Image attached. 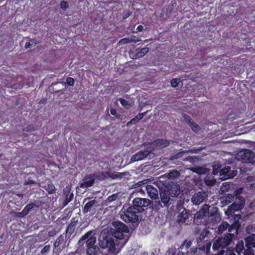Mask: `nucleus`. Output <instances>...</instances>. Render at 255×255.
I'll use <instances>...</instances> for the list:
<instances>
[{"mask_svg":"<svg viewBox=\"0 0 255 255\" xmlns=\"http://www.w3.org/2000/svg\"><path fill=\"white\" fill-rule=\"evenodd\" d=\"M241 224L239 221H235L230 225L227 233L224 237L217 239L213 243L212 249L214 253L213 255H224L225 249L231 243L234 238L235 233L237 234Z\"/></svg>","mask_w":255,"mask_h":255,"instance_id":"nucleus-1","label":"nucleus"},{"mask_svg":"<svg viewBox=\"0 0 255 255\" xmlns=\"http://www.w3.org/2000/svg\"><path fill=\"white\" fill-rule=\"evenodd\" d=\"M161 184L159 187L160 201L163 207L168 208L171 204L170 197L178 196L180 193V187L177 183L173 181L166 182L162 183Z\"/></svg>","mask_w":255,"mask_h":255,"instance_id":"nucleus-2","label":"nucleus"},{"mask_svg":"<svg viewBox=\"0 0 255 255\" xmlns=\"http://www.w3.org/2000/svg\"><path fill=\"white\" fill-rule=\"evenodd\" d=\"M112 226L113 228L109 231L111 235L117 240L120 245V248L123 247L128 241L129 237L128 227L120 221L113 222Z\"/></svg>","mask_w":255,"mask_h":255,"instance_id":"nucleus-3","label":"nucleus"},{"mask_svg":"<svg viewBox=\"0 0 255 255\" xmlns=\"http://www.w3.org/2000/svg\"><path fill=\"white\" fill-rule=\"evenodd\" d=\"M96 240V237L95 234H93V231L90 230L81 237L78 241V244L82 246L86 243V252L88 255H99L100 248L95 245Z\"/></svg>","mask_w":255,"mask_h":255,"instance_id":"nucleus-4","label":"nucleus"},{"mask_svg":"<svg viewBox=\"0 0 255 255\" xmlns=\"http://www.w3.org/2000/svg\"><path fill=\"white\" fill-rule=\"evenodd\" d=\"M113 238L110 232H103L99 238V244L102 248H108L109 252L117 254L119 252L120 245Z\"/></svg>","mask_w":255,"mask_h":255,"instance_id":"nucleus-5","label":"nucleus"},{"mask_svg":"<svg viewBox=\"0 0 255 255\" xmlns=\"http://www.w3.org/2000/svg\"><path fill=\"white\" fill-rule=\"evenodd\" d=\"M139 212L132 206L129 207L124 214L121 215V219L127 223H136L138 221Z\"/></svg>","mask_w":255,"mask_h":255,"instance_id":"nucleus-6","label":"nucleus"},{"mask_svg":"<svg viewBox=\"0 0 255 255\" xmlns=\"http://www.w3.org/2000/svg\"><path fill=\"white\" fill-rule=\"evenodd\" d=\"M238 160L244 163H251L255 164V153L250 149H245L240 150L236 155Z\"/></svg>","mask_w":255,"mask_h":255,"instance_id":"nucleus-7","label":"nucleus"},{"mask_svg":"<svg viewBox=\"0 0 255 255\" xmlns=\"http://www.w3.org/2000/svg\"><path fill=\"white\" fill-rule=\"evenodd\" d=\"M132 203V206L141 213L147 209V207L151 204V201L146 198H135Z\"/></svg>","mask_w":255,"mask_h":255,"instance_id":"nucleus-8","label":"nucleus"},{"mask_svg":"<svg viewBox=\"0 0 255 255\" xmlns=\"http://www.w3.org/2000/svg\"><path fill=\"white\" fill-rule=\"evenodd\" d=\"M211 245V242H207L204 245H198V247L195 249L193 255H208Z\"/></svg>","mask_w":255,"mask_h":255,"instance_id":"nucleus-9","label":"nucleus"},{"mask_svg":"<svg viewBox=\"0 0 255 255\" xmlns=\"http://www.w3.org/2000/svg\"><path fill=\"white\" fill-rule=\"evenodd\" d=\"M96 175L95 173L87 175L83 178V181L80 183L79 186L82 188H88L92 186L95 183Z\"/></svg>","mask_w":255,"mask_h":255,"instance_id":"nucleus-10","label":"nucleus"},{"mask_svg":"<svg viewBox=\"0 0 255 255\" xmlns=\"http://www.w3.org/2000/svg\"><path fill=\"white\" fill-rule=\"evenodd\" d=\"M153 150V149H149V147H147L146 149L140 151L133 155L130 160L132 161H137L142 160L146 157Z\"/></svg>","mask_w":255,"mask_h":255,"instance_id":"nucleus-11","label":"nucleus"},{"mask_svg":"<svg viewBox=\"0 0 255 255\" xmlns=\"http://www.w3.org/2000/svg\"><path fill=\"white\" fill-rule=\"evenodd\" d=\"M207 195L204 191H200L195 193L192 197L191 201L195 205H200L207 198Z\"/></svg>","mask_w":255,"mask_h":255,"instance_id":"nucleus-12","label":"nucleus"},{"mask_svg":"<svg viewBox=\"0 0 255 255\" xmlns=\"http://www.w3.org/2000/svg\"><path fill=\"white\" fill-rule=\"evenodd\" d=\"M98 206L97 201L91 200L85 204L83 208V212L84 214L87 213L88 212L94 213Z\"/></svg>","mask_w":255,"mask_h":255,"instance_id":"nucleus-13","label":"nucleus"},{"mask_svg":"<svg viewBox=\"0 0 255 255\" xmlns=\"http://www.w3.org/2000/svg\"><path fill=\"white\" fill-rule=\"evenodd\" d=\"M192 242L190 240H185L181 244L179 248V252L177 255H185L189 252V249L191 248Z\"/></svg>","mask_w":255,"mask_h":255,"instance_id":"nucleus-14","label":"nucleus"},{"mask_svg":"<svg viewBox=\"0 0 255 255\" xmlns=\"http://www.w3.org/2000/svg\"><path fill=\"white\" fill-rule=\"evenodd\" d=\"M210 206L208 205L205 204L203 207L194 215V220H197L198 222L199 220H201L209 213Z\"/></svg>","mask_w":255,"mask_h":255,"instance_id":"nucleus-15","label":"nucleus"},{"mask_svg":"<svg viewBox=\"0 0 255 255\" xmlns=\"http://www.w3.org/2000/svg\"><path fill=\"white\" fill-rule=\"evenodd\" d=\"M210 234V231L207 230H205L199 235L197 238V242L198 245H204L205 243L211 242L210 240H209L208 235Z\"/></svg>","mask_w":255,"mask_h":255,"instance_id":"nucleus-16","label":"nucleus"},{"mask_svg":"<svg viewBox=\"0 0 255 255\" xmlns=\"http://www.w3.org/2000/svg\"><path fill=\"white\" fill-rule=\"evenodd\" d=\"M146 190L148 195L152 199H158V190L154 187L152 185H147L146 186Z\"/></svg>","mask_w":255,"mask_h":255,"instance_id":"nucleus-17","label":"nucleus"},{"mask_svg":"<svg viewBox=\"0 0 255 255\" xmlns=\"http://www.w3.org/2000/svg\"><path fill=\"white\" fill-rule=\"evenodd\" d=\"M169 141L166 139H157L152 142L151 144L157 149H162L169 145Z\"/></svg>","mask_w":255,"mask_h":255,"instance_id":"nucleus-18","label":"nucleus"},{"mask_svg":"<svg viewBox=\"0 0 255 255\" xmlns=\"http://www.w3.org/2000/svg\"><path fill=\"white\" fill-rule=\"evenodd\" d=\"M191 216L190 211L183 208V210L178 216L177 221L179 223H185L189 216Z\"/></svg>","mask_w":255,"mask_h":255,"instance_id":"nucleus-19","label":"nucleus"},{"mask_svg":"<svg viewBox=\"0 0 255 255\" xmlns=\"http://www.w3.org/2000/svg\"><path fill=\"white\" fill-rule=\"evenodd\" d=\"M78 223V220L75 218H72L71 220L70 223L68 225L66 230V235L71 236L75 231V227Z\"/></svg>","mask_w":255,"mask_h":255,"instance_id":"nucleus-20","label":"nucleus"},{"mask_svg":"<svg viewBox=\"0 0 255 255\" xmlns=\"http://www.w3.org/2000/svg\"><path fill=\"white\" fill-rule=\"evenodd\" d=\"M148 47L137 48L135 51V57L136 58L142 57L148 52Z\"/></svg>","mask_w":255,"mask_h":255,"instance_id":"nucleus-21","label":"nucleus"},{"mask_svg":"<svg viewBox=\"0 0 255 255\" xmlns=\"http://www.w3.org/2000/svg\"><path fill=\"white\" fill-rule=\"evenodd\" d=\"M245 242L246 244V247H253L254 243H255V234H251L245 238Z\"/></svg>","mask_w":255,"mask_h":255,"instance_id":"nucleus-22","label":"nucleus"},{"mask_svg":"<svg viewBox=\"0 0 255 255\" xmlns=\"http://www.w3.org/2000/svg\"><path fill=\"white\" fill-rule=\"evenodd\" d=\"M229 226L230 224L228 223L227 222H223V223L218 226L216 232L218 234H222L227 230H228Z\"/></svg>","mask_w":255,"mask_h":255,"instance_id":"nucleus-23","label":"nucleus"},{"mask_svg":"<svg viewBox=\"0 0 255 255\" xmlns=\"http://www.w3.org/2000/svg\"><path fill=\"white\" fill-rule=\"evenodd\" d=\"M145 115V113H139L130 121L127 123V126H129L131 124H135L138 122L139 120H141Z\"/></svg>","mask_w":255,"mask_h":255,"instance_id":"nucleus-24","label":"nucleus"},{"mask_svg":"<svg viewBox=\"0 0 255 255\" xmlns=\"http://www.w3.org/2000/svg\"><path fill=\"white\" fill-rule=\"evenodd\" d=\"M231 170V167L227 166L221 169L220 171V175L223 176L226 178H230L229 172Z\"/></svg>","mask_w":255,"mask_h":255,"instance_id":"nucleus-25","label":"nucleus"},{"mask_svg":"<svg viewBox=\"0 0 255 255\" xmlns=\"http://www.w3.org/2000/svg\"><path fill=\"white\" fill-rule=\"evenodd\" d=\"M190 170L199 175L204 174L206 172V168L202 167H192L190 168Z\"/></svg>","mask_w":255,"mask_h":255,"instance_id":"nucleus-26","label":"nucleus"},{"mask_svg":"<svg viewBox=\"0 0 255 255\" xmlns=\"http://www.w3.org/2000/svg\"><path fill=\"white\" fill-rule=\"evenodd\" d=\"M65 237L63 235L59 236L57 239L56 240L54 243V247L55 248H58L60 245H63V246L65 245Z\"/></svg>","mask_w":255,"mask_h":255,"instance_id":"nucleus-27","label":"nucleus"},{"mask_svg":"<svg viewBox=\"0 0 255 255\" xmlns=\"http://www.w3.org/2000/svg\"><path fill=\"white\" fill-rule=\"evenodd\" d=\"M152 208L154 210L158 211L161 208H165L163 206V204L161 201H155L152 203Z\"/></svg>","mask_w":255,"mask_h":255,"instance_id":"nucleus-28","label":"nucleus"},{"mask_svg":"<svg viewBox=\"0 0 255 255\" xmlns=\"http://www.w3.org/2000/svg\"><path fill=\"white\" fill-rule=\"evenodd\" d=\"M244 250V244L243 241L239 242L238 244H237V246L235 248L236 252L238 254H240L243 250Z\"/></svg>","mask_w":255,"mask_h":255,"instance_id":"nucleus-29","label":"nucleus"},{"mask_svg":"<svg viewBox=\"0 0 255 255\" xmlns=\"http://www.w3.org/2000/svg\"><path fill=\"white\" fill-rule=\"evenodd\" d=\"M124 175V173H120L116 171H111V178L112 179H116L118 178H122Z\"/></svg>","mask_w":255,"mask_h":255,"instance_id":"nucleus-30","label":"nucleus"},{"mask_svg":"<svg viewBox=\"0 0 255 255\" xmlns=\"http://www.w3.org/2000/svg\"><path fill=\"white\" fill-rule=\"evenodd\" d=\"M45 190L49 194H53L55 192V187L52 183L48 184Z\"/></svg>","mask_w":255,"mask_h":255,"instance_id":"nucleus-31","label":"nucleus"},{"mask_svg":"<svg viewBox=\"0 0 255 255\" xmlns=\"http://www.w3.org/2000/svg\"><path fill=\"white\" fill-rule=\"evenodd\" d=\"M29 40L30 42H27L25 44V48L26 49H30L32 45L35 46L37 43L35 39H30Z\"/></svg>","mask_w":255,"mask_h":255,"instance_id":"nucleus-32","label":"nucleus"},{"mask_svg":"<svg viewBox=\"0 0 255 255\" xmlns=\"http://www.w3.org/2000/svg\"><path fill=\"white\" fill-rule=\"evenodd\" d=\"M180 83H182V81L179 78H173L171 81V85L173 88L177 87Z\"/></svg>","mask_w":255,"mask_h":255,"instance_id":"nucleus-33","label":"nucleus"},{"mask_svg":"<svg viewBox=\"0 0 255 255\" xmlns=\"http://www.w3.org/2000/svg\"><path fill=\"white\" fill-rule=\"evenodd\" d=\"M192 130L195 132H198L200 130V127L194 121L189 125Z\"/></svg>","mask_w":255,"mask_h":255,"instance_id":"nucleus-34","label":"nucleus"},{"mask_svg":"<svg viewBox=\"0 0 255 255\" xmlns=\"http://www.w3.org/2000/svg\"><path fill=\"white\" fill-rule=\"evenodd\" d=\"M244 255H254V251L253 247H246V249L244 250Z\"/></svg>","mask_w":255,"mask_h":255,"instance_id":"nucleus-35","label":"nucleus"},{"mask_svg":"<svg viewBox=\"0 0 255 255\" xmlns=\"http://www.w3.org/2000/svg\"><path fill=\"white\" fill-rule=\"evenodd\" d=\"M191 152V150H184L183 151L179 152L176 153V154L174 155L173 156H172V157L171 158V159H177L182 157V156L183 155L184 153H188V152Z\"/></svg>","mask_w":255,"mask_h":255,"instance_id":"nucleus-36","label":"nucleus"},{"mask_svg":"<svg viewBox=\"0 0 255 255\" xmlns=\"http://www.w3.org/2000/svg\"><path fill=\"white\" fill-rule=\"evenodd\" d=\"M118 198V194L117 193L113 194L108 197L107 201V202L111 203L117 200Z\"/></svg>","mask_w":255,"mask_h":255,"instance_id":"nucleus-37","label":"nucleus"},{"mask_svg":"<svg viewBox=\"0 0 255 255\" xmlns=\"http://www.w3.org/2000/svg\"><path fill=\"white\" fill-rule=\"evenodd\" d=\"M73 198V193L71 194L70 195H67L65 197V199L63 202V204L64 206L67 205Z\"/></svg>","mask_w":255,"mask_h":255,"instance_id":"nucleus-38","label":"nucleus"},{"mask_svg":"<svg viewBox=\"0 0 255 255\" xmlns=\"http://www.w3.org/2000/svg\"><path fill=\"white\" fill-rule=\"evenodd\" d=\"M35 130H36V128L32 125H29V126H27L26 127L23 128V129H22V130L23 131H26V132L34 131Z\"/></svg>","mask_w":255,"mask_h":255,"instance_id":"nucleus-39","label":"nucleus"},{"mask_svg":"<svg viewBox=\"0 0 255 255\" xmlns=\"http://www.w3.org/2000/svg\"><path fill=\"white\" fill-rule=\"evenodd\" d=\"M183 118H184V119L185 120V121L188 123V124L189 125V126L192 123H193L194 121L192 120L191 118L190 117V116H189V115H187V114H184L183 115Z\"/></svg>","mask_w":255,"mask_h":255,"instance_id":"nucleus-40","label":"nucleus"},{"mask_svg":"<svg viewBox=\"0 0 255 255\" xmlns=\"http://www.w3.org/2000/svg\"><path fill=\"white\" fill-rule=\"evenodd\" d=\"M129 43H130L129 38H124L120 39L118 43L120 45H124Z\"/></svg>","mask_w":255,"mask_h":255,"instance_id":"nucleus-41","label":"nucleus"},{"mask_svg":"<svg viewBox=\"0 0 255 255\" xmlns=\"http://www.w3.org/2000/svg\"><path fill=\"white\" fill-rule=\"evenodd\" d=\"M180 173L176 170H174L172 171H170L169 173V176L170 177H176L179 175Z\"/></svg>","mask_w":255,"mask_h":255,"instance_id":"nucleus-42","label":"nucleus"},{"mask_svg":"<svg viewBox=\"0 0 255 255\" xmlns=\"http://www.w3.org/2000/svg\"><path fill=\"white\" fill-rule=\"evenodd\" d=\"M60 6L63 10H65L68 7V3L66 1L62 0L60 2Z\"/></svg>","mask_w":255,"mask_h":255,"instance_id":"nucleus-43","label":"nucleus"},{"mask_svg":"<svg viewBox=\"0 0 255 255\" xmlns=\"http://www.w3.org/2000/svg\"><path fill=\"white\" fill-rule=\"evenodd\" d=\"M175 249L174 248H170L166 252V255H175Z\"/></svg>","mask_w":255,"mask_h":255,"instance_id":"nucleus-44","label":"nucleus"},{"mask_svg":"<svg viewBox=\"0 0 255 255\" xmlns=\"http://www.w3.org/2000/svg\"><path fill=\"white\" fill-rule=\"evenodd\" d=\"M50 245H46L44 247V248L41 250V253L42 254H45L46 253L50 251Z\"/></svg>","mask_w":255,"mask_h":255,"instance_id":"nucleus-45","label":"nucleus"},{"mask_svg":"<svg viewBox=\"0 0 255 255\" xmlns=\"http://www.w3.org/2000/svg\"><path fill=\"white\" fill-rule=\"evenodd\" d=\"M119 100L120 102V103L122 104V105L124 107H126L128 105H129L128 101L125 99L120 98L119 99Z\"/></svg>","mask_w":255,"mask_h":255,"instance_id":"nucleus-46","label":"nucleus"},{"mask_svg":"<svg viewBox=\"0 0 255 255\" xmlns=\"http://www.w3.org/2000/svg\"><path fill=\"white\" fill-rule=\"evenodd\" d=\"M67 84L69 86H73L74 84V79L72 77H68L66 79Z\"/></svg>","mask_w":255,"mask_h":255,"instance_id":"nucleus-47","label":"nucleus"},{"mask_svg":"<svg viewBox=\"0 0 255 255\" xmlns=\"http://www.w3.org/2000/svg\"><path fill=\"white\" fill-rule=\"evenodd\" d=\"M25 207L28 209V211H30L32 209H33L34 207H36L37 206H36V205L34 203H29V204H27Z\"/></svg>","mask_w":255,"mask_h":255,"instance_id":"nucleus-48","label":"nucleus"},{"mask_svg":"<svg viewBox=\"0 0 255 255\" xmlns=\"http://www.w3.org/2000/svg\"><path fill=\"white\" fill-rule=\"evenodd\" d=\"M102 175L104 178H111V171L109 170L107 172H103Z\"/></svg>","mask_w":255,"mask_h":255,"instance_id":"nucleus-49","label":"nucleus"},{"mask_svg":"<svg viewBox=\"0 0 255 255\" xmlns=\"http://www.w3.org/2000/svg\"><path fill=\"white\" fill-rule=\"evenodd\" d=\"M130 42H133V43H136L139 42L140 40L138 37H136V36H133L132 38L130 39Z\"/></svg>","mask_w":255,"mask_h":255,"instance_id":"nucleus-50","label":"nucleus"},{"mask_svg":"<svg viewBox=\"0 0 255 255\" xmlns=\"http://www.w3.org/2000/svg\"><path fill=\"white\" fill-rule=\"evenodd\" d=\"M226 251V255H236V254L233 251H228L227 247L225 249V252ZM225 252L224 253V254Z\"/></svg>","mask_w":255,"mask_h":255,"instance_id":"nucleus-51","label":"nucleus"},{"mask_svg":"<svg viewBox=\"0 0 255 255\" xmlns=\"http://www.w3.org/2000/svg\"><path fill=\"white\" fill-rule=\"evenodd\" d=\"M194 159H195V157H194L193 156H188L186 158V159L185 160L189 161L190 162H192L194 161Z\"/></svg>","mask_w":255,"mask_h":255,"instance_id":"nucleus-52","label":"nucleus"},{"mask_svg":"<svg viewBox=\"0 0 255 255\" xmlns=\"http://www.w3.org/2000/svg\"><path fill=\"white\" fill-rule=\"evenodd\" d=\"M131 12H129V11H128V12H127L126 13H125L124 15H123V18L124 19H126L127 18H128L130 15H131Z\"/></svg>","mask_w":255,"mask_h":255,"instance_id":"nucleus-53","label":"nucleus"},{"mask_svg":"<svg viewBox=\"0 0 255 255\" xmlns=\"http://www.w3.org/2000/svg\"><path fill=\"white\" fill-rule=\"evenodd\" d=\"M21 212H22L23 215L25 216L26 215H27L29 211H28V209L25 207Z\"/></svg>","mask_w":255,"mask_h":255,"instance_id":"nucleus-54","label":"nucleus"},{"mask_svg":"<svg viewBox=\"0 0 255 255\" xmlns=\"http://www.w3.org/2000/svg\"><path fill=\"white\" fill-rule=\"evenodd\" d=\"M15 215L17 217L19 218H22L25 217L24 215H23L22 212H16Z\"/></svg>","mask_w":255,"mask_h":255,"instance_id":"nucleus-55","label":"nucleus"},{"mask_svg":"<svg viewBox=\"0 0 255 255\" xmlns=\"http://www.w3.org/2000/svg\"><path fill=\"white\" fill-rule=\"evenodd\" d=\"M136 30L137 31L139 32L142 31L143 30V26L141 25H139L137 26Z\"/></svg>","mask_w":255,"mask_h":255,"instance_id":"nucleus-56","label":"nucleus"},{"mask_svg":"<svg viewBox=\"0 0 255 255\" xmlns=\"http://www.w3.org/2000/svg\"><path fill=\"white\" fill-rule=\"evenodd\" d=\"M115 116L116 119L119 120H122L123 117V115L119 113H117Z\"/></svg>","mask_w":255,"mask_h":255,"instance_id":"nucleus-57","label":"nucleus"},{"mask_svg":"<svg viewBox=\"0 0 255 255\" xmlns=\"http://www.w3.org/2000/svg\"><path fill=\"white\" fill-rule=\"evenodd\" d=\"M35 181L32 180H28L27 181H26L24 184L25 185H28L29 184H34Z\"/></svg>","mask_w":255,"mask_h":255,"instance_id":"nucleus-58","label":"nucleus"},{"mask_svg":"<svg viewBox=\"0 0 255 255\" xmlns=\"http://www.w3.org/2000/svg\"><path fill=\"white\" fill-rule=\"evenodd\" d=\"M110 113H111V114L113 116H115L117 114V111L115 109H111L110 110Z\"/></svg>","mask_w":255,"mask_h":255,"instance_id":"nucleus-59","label":"nucleus"},{"mask_svg":"<svg viewBox=\"0 0 255 255\" xmlns=\"http://www.w3.org/2000/svg\"><path fill=\"white\" fill-rule=\"evenodd\" d=\"M252 226H248L247 228H246V232L248 233V234H250L251 233V230H252Z\"/></svg>","mask_w":255,"mask_h":255,"instance_id":"nucleus-60","label":"nucleus"},{"mask_svg":"<svg viewBox=\"0 0 255 255\" xmlns=\"http://www.w3.org/2000/svg\"><path fill=\"white\" fill-rule=\"evenodd\" d=\"M87 200V198H85V199H84V200H83V203H84L86 202V201Z\"/></svg>","mask_w":255,"mask_h":255,"instance_id":"nucleus-61","label":"nucleus"},{"mask_svg":"<svg viewBox=\"0 0 255 255\" xmlns=\"http://www.w3.org/2000/svg\"><path fill=\"white\" fill-rule=\"evenodd\" d=\"M2 154H0V158L2 156Z\"/></svg>","mask_w":255,"mask_h":255,"instance_id":"nucleus-62","label":"nucleus"}]
</instances>
